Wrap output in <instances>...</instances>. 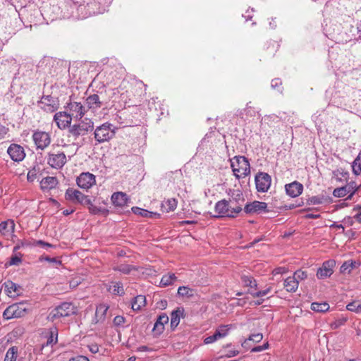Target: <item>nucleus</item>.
<instances>
[{
    "mask_svg": "<svg viewBox=\"0 0 361 361\" xmlns=\"http://www.w3.org/2000/svg\"><path fill=\"white\" fill-rule=\"evenodd\" d=\"M177 280V277L175 274L169 273L165 274L162 276L160 281L161 286L166 287L170 285L173 284V283Z\"/></svg>",
    "mask_w": 361,
    "mask_h": 361,
    "instance_id": "33",
    "label": "nucleus"
},
{
    "mask_svg": "<svg viewBox=\"0 0 361 361\" xmlns=\"http://www.w3.org/2000/svg\"><path fill=\"white\" fill-rule=\"evenodd\" d=\"M77 307L71 302H63L52 310L49 314L48 319L52 322L61 318L77 314Z\"/></svg>",
    "mask_w": 361,
    "mask_h": 361,
    "instance_id": "3",
    "label": "nucleus"
},
{
    "mask_svg": "<svg viewBox=\"0 0 361 361\" xmlns=\"http://www.w3.org/2000/svg\"><path fill=\"white\" fill-rule=\"evenodd\" d=\"M11 159L14 161H21L25 157L23 147L16 144H11L7 149Z\"/></svg>",
    "mask_w": 361,
    "mask_h": 361,
    "instance_id": "15",
    "label": "nucleus"
},
{
    "mask_svg": "<svg viewBox=\"0 0 361 361\" xmlns=\"http://www.w3.org/2000/svg\"><path fill=\"white\" fill-rule=\"evenodd\" d=\"M335 266L336 262L334 259L324 262L322 266L317 269L316 274L317 279H325L330 277L334 273Z\"/></svg>",
    "mask_w": 361,
    "mask_h": 361,
    "instance_id": "10",
    "label": "nucleus"
},
{
    "mask_svg": "<svg viewBox=\"0 0 361 361\" xmlns=\"http://www.w3.org/2000/svg\"><path fill=\"white\" fill-rule=\"evenodd\" d=\"M66 108L71 118L80 119L85 113V108L80 102H70Z\"/></svg>",
    "mask_w": 361,
    "mask_h": 361,
    "instance_id": "12",
    "label": "nucleus"
},
{
    "mask_svg": "<svg viewBox=\"0 0 361 361\" xmlns=\"http://www.w3.org/2000/svg\"><path fill=\"white\" fill-rule=\"evenodd\" d=\"M177 294L179 297L190 298L195 295V290L188 286H180Z\"/></svg>",
    "mask_w": 361,
    "mask_h": 361,
    "instance_id": "30",
    "label": "nucleus"
},
{
    "mask_svg": "<svg viewBox=\"0 0 361 361\" xmlns=\"http://www.w3.org/2000/svg\"><path fill=\"white\" fill-rule=\"evenodd\" d=\"M39 261L40 262H43V261H45V262H49V263H52V264H56V266H59L61 264V261L58 259L57 258H55V257H49L48 256H42L39 257Z\"/></svg>",
    "mask_w": 361,
    "mask_h": 361,
    "instance_id": "47",
    "label": "nucleus"
},
{
    "mask_svg": "<svg viewBox=\"0 0 361 361\" xmlns=\"http://www.w3.org/2000/svg\"><path fill=\"white\" fill-rule=\"evenodd\" d=\"M133 267L129 264H121L114 267V270L118 271L124 274H128Z\"/></svg>",
    "mask_w": 361,
    "mask_h": 361,
    "instance_id": "41",
    "label": "nucleus"
},
{
    "mask_svg": "<svg viewBox=\"0 0 361 361\" xmlns=\"http://www.w3.org/2000/svg\"><path fill=\"white\" fill-rule=\"evenodd\" d=\"M353 172L355 175H359L361 172V157L358 155L352 164Z\"/></svg>",
    "mask_w": 361,
    "mask_h": 361,
    "instance_id": "42",
    "label": "nucleus"
},
{
    "mask_svg": "<svg viewBox=\"0 0 361 361\" xmlns=\"http://www.w3.org/2000/svg\"><path fill=\"white\" fill-rule=\"evenodd\" d=\"M359 264L356 261L348 260L345 262L340 268V271L342 274H349L352 271V269L355 267H357Z\"/></svg>",
    "mask_w": 361,
    "mask_h": 361,
    "instance_id": "34",
    "label": "nucleus"
},
{
    "mask_svg": "<svg viewBox=\"0 0 361 361\" xmlns=\"http://www.w3.org/2000/svg\"><path fill=\"white\" fill-rule=\"evenodd\" d=\"M293 276L298 281L299 284L300 281L305 280L307 277V274L305 271L299 269L294 272Z\"/></svg>",
    "mask_w": 361,
    "mask_h": 361,
    "instance_id": "48",
    "label": "nucleus"
},
{
    "mask_svg": "<svg viewBox=\"0 0 361 361\" xmlns=\"http://www.w3.org/2000/svg\"><path fill=\"white\" fill-rule=\"evenodd\" d=\"M242 211L241 205H237L233 200H222L215 204V212L218 214L216 217H234Z\"/></svg>",
    "mask_w": 361,
    "mask_h": 361,
    "instance_id": "1",
    "label": "nucleus"
},
{
    "mask_svg": "<svg viewBox=\"0 0 361 361\" xmlns=\"http://www.w3.org/2000/svg\"><path fill=\"white\" fill-rule=\"evenodd\" d=\"M311 309L314 312H325L329 310V305L326 302H312Z\"/></svg>",
    "mask_w": 361,
    "mask_h": 361,
    "instance_id": "36",
    "label": "nucleus"
},
{
    "mask_svg": "<svg viewBox=\"0 0 361 361\" xmlns=\"http://www.w3.org/2000/svg\"><path fill=\"white\" fill-rule=\"evenodd\" d=\"M132 211L135 214H137L143 217L152 219H158L160 217V214L157 212H149L148 210L137 207H133Z\"/></svg>",
    "mask_w": 361,
    "mask_h": 361,
    "instance_id": "26",
    "label": "nucleus"
},
{
    "mask_svg": "<svg viewBox=\"0 0 361 361\" xmlns=\"http://www.w3.org/2000/svg\"><path fill=\"white\" fill-rule=\"evenodd\" d=\"M58 341V331L56 328H51L50 329V335L47 338L46 345H53L57 343Z\"/></svg>",
    "mask_w": 361,
    "mask_h": 361,
    "instance_id": "38",
    "label": "nucleus"
},
{
    "mask_svg": "<svg viewBox=\"0 0 361 361\" xmlns=\"http://www.w3.org/2000/svg\"><path fill=\"white\" fill-rule=\"evenodd\" d=\"M36 172L35 170L29 171L27 175V180L30 182H33L36 178Z\"/></svg>",
    "mask_w": 361,
    "mask_h": 361,
    "instance_id": "57",
    "label": "nucleus"
},
{
    "mask_svg": "<svg viewBox=\"0 0 361 361\" xmlns=\"http://www.w3.org/2000/svg\"><path fill=\"white\" fill-rule=\"evenodd\" d=\"M281 84V80L279 78H275L271 80V86L273 89H277L278 91H280Z\"/></svg>",
    "mask_w": 361,
    "mask_h": 361,
    "instance_id": "53",
    "label": "nucleus"
},
{
    "mask_svg": "<svg viewBox=\"0 0 361 361\" xmlns=\"http://www.w3.org/2000/svg\"><path fill=\"white\" fill-rule=\"evenodd\" d=\"M347 190L349 191V195L348 197V199H350L352 196L355 193V192L357 190V186L355 182H350L348 185H345Z\"/></svg>",
    "mask_w": 361,
    "mask_h": 361,
    "instance_id": "49",
    "label": "nucleus"
},
{
    "mask_svg": "<svg viewBox=\"0 0 361 361\" xmlns=\"http://www.w3.org/2000/svg\"><path fill=\"white\" fill-rule=\"evenodd\" d=\"M108 290L114 295H123L124 294L123 283L121 282H112Z\"/></svg>",
    "mask_w": 361,
    "mask_h": 361,
    "instance_id": "32",
    "label": "nucleus"
},
{
    "mask_svg": "<svg viewBox=\"0 0 361 361\" xmlns=\"http://www.w3.org/2000/svg\"><path fill=\"white\" fill-rule=\"evenodd\" d=\"M306 217L309 219H316L320 217V214L310 213L306 214Z\"/></svg>",
    "mask_w": 361,
    "mask_h": 361,
    "instance_id": "62",
    "label": "nucleus"
},
{
    "mask_svg": "<svg viewBox=\"0 0 361 361\" xmlns=\"http://www.w3.org/2000/svg\"><path fill=\"white\" fill-rule=\"evenodd\" d=\"M66 157L63 152L49 153L47 162L54 169H61L66 163Z\"/></svg>",
    "mask_w": 361,
    "mask_h": 361,
    "instance_id": "14",
    "label": "nucleus"
},
{
    "mask_svg": "<svg viewBox=\"0 0 361 361\" xmlns=\"http://www.w3.org/2000/svg\"><path fill=\"white\" fill-rule=\"evenodd\" d=\"M184 308L178 307L171 313V326L173 329L177 327L180 323V318L184 317Z\"/></svg>",
    "mask_w": 361,
    "mask_h": 361,
    "instance_id": "21",
    "label": "nucleus"
},
{
    "mask_svg": "<svg viewBox=\"0 0 361 361\" xmlns=\"http://www.w3.org/2000/svg\"><path fill=\"white\" fill-rule=\"evenodd\" d=\"M271 290V287H268L264 290L257 291V289L255 290H249L248 293L254 298H262L266 296L269 294Z\"/></svg>",
    "mask_w": 361,
    "mask_h": 361,
    "instance_id": "39",
    "label": "nucleus"
},
{
    "mask_svg": "<svg viewBox=\"0 0 361 361\" xmlns=\"http://www.w3.org/2000/svg\"><path fill=\"white\" fill-rule=\"evenodd\" d=\"M21 262H22L21 255L20 254L15 255H13L11 257L10 261L8 262H7L6 264V265H8V266H18Z\"/></svg>",
    "mask_w": 361,
    "mask_h": 361,
    "instance_id": "45",
    "label": "nucleus"
},
{
    "mask_svg": "<svg viewBox=\"0 0 361 361\" xmlns=\"http://www.w3.org/2000/svg\"><path fill=\"white\" fill-rule=\"evenodd\" d=\"M263 348L262 345H258V346H256V347H254L252 348L251 350V352H261V351H263Z\"/></svg>",
    "mask_w": 361,
    "mask_h": 361,
    "instance_id": "64",
    "label": "nucleus"
},
{
    "mask_svg": "<svg viewBox=\"0 0 361 361\" xmlns=\"http://www.w3.org/2000/svg\"><path fill=\"white\" fill-rule=\"evenodd\" d=\"M18 349L16 347L13 346L10 348L5 356L4 361H16Z\"/></svg>",
    "mask_w": 361,
    "mask_h": 361,
    "instance_id": "37",
    "label": "nucleus"
},
{
    "mask_svg": "<svg viewBox=\"0 0 361 361\" xmlns=\"http://www.w3.org/2000/svg\"><path fill=\"white\" fill-rule=\"evenodd\" d=\"M287 271V269L285 267H278L274 270V274H283Z\"/></svg>",
    "mask_w": 361,
    "mask_h": 361,
    "instance_id": "60",
    "label": "nucleus"
},
{
    "mask_svg": "<svg viewBox=\"0 0 361 361\" xmlns=\"http://www.w3.org/2000/svg\"><path fill=\"white\" fill-rule=\"evenodd\" d=\"M73 8H76L78 14L77 18H81V19L87 18L92 13L90 11V4H87L86 5L81 4L78 6L75 4H73Z\"/></svg>",
    "mask_w": 361,
    "mask_h": 361,
    "instance_id": "24",
    "label": "nucleus"
},
{
    "mask_svg": "<svg viewBox=\"0 0 361 361\" xmlns=\"http://www.w3.org/2000/svg\"><path fill=\"white\" fill-rule=\"evenodd\" d=\"M93 127V122L90 119H85L78 124H74L69 127V137L76 139L80 136H83L92 130Z\"/></svg>",
    "mask_w": 361,
    "mask_h": 361,
    "instance_id": "6",
    "label": "nucleus"
},
{
    "mask_svg": "<svg viewBox=\"0 0 361 361\" xmlns=\"http://www.w3.org/2000/svg\"><path fill=\"white\" fill-rule=\"evenodd\" d=\"M346 308L349 311L359 313L361 312V303L353 302L347 305Z\"/></svg>",
    "mask_w": 361,
    "mask_h": 361,
    "instance_id": "46",
    "label": "nucleus"
},
{
    "mask_svg": "<svg viewBox=\"0 0 361 361\" xmlns=\"http://www.w3.org/2000/svg\"><path fill=\"white\" fill-rule=\"evenodd\" d=\"M35 244L33 243V240H19L16 246L13 247V252H16L17 250L24 247H34Z\"/></svg>",
    "mask_w": 361,
    "mask_h": 361,
    "instance_id": "40",
    "label": "nucleus"
},
{
    "mask_svg": "<svg viewBox=\"0 0 361 361\" xmlns=\"http://www.w3.org/2000/svg\"><path fill=\"white\" fill-rule=\"evenodd\" d=\"M231 325H221L219 326L212 336H207L204 338V343L205 344L213 343L214 342L224 338L228 334Z\"/></svg>",
    "mask_w": 361,
    "mask_h": 361,
    "instance_id": "13",
    "label": "nucleus"
},
{
    "mask_svg": "<svg viewBox=\"0 0 361 361\" xmlns=\"http://www.w3.org/2000/svg\"><path fill=\"white\" fill-rule=\"evenodd\" d=\"M348 188H345V186L337 188L334 189L333 192V195L334 197H343L345 195H349V191L347 190Z\"/></svg>",
    "mask_w": 361,
    "mask_h": 361,
    "instance_id": "44",
    "label": "nucleus"
},
{
    "mask_svg": "<svg viewBox=\"0 0 361 361\" xmlns=\"http://www.w3.org/2000/svg\"><path fill=\"white\" fill-rule=\"evenodd\" d=\"M15 231V223L12 219H8L0 224V233L4 237H13Z\"/></svg>",
    "mask_w": 361,
    "mask_h": 361,
    "instance_id": "18",
    "label": "nucleus"
},
{
    "mask_svg": "<svg viewBox=\"0 0 361 361\" xmlns=\"http://www.w3.org/2000/svg\"><path fill=\"white\" fill-rule=\"evenodd\" d=\"M6 294L12 298H16L22 293L21 287L11 281H5L3 285Z\"/></svg>",
    "mask_w": 361,
    "mask_h": 361,
    "instance_id": "16",
    "label": "nucleus"
},
{
    "mask_svg": "<svg viewBox=\"0 0 361 361\" xmlns=\"http://www.w3.org/2000/svg\"><path fill=\"white\" fill-rule=\"evenodd\" d=\"M255 185L258 192H267L271 183V176L267 173H259L255 176Z\"/></svg>",
    "mask_w": 361,
    "mask_h": 361,
    "instance_id": "8",
    "label": "nucleus"
},
{
    "mask_svg": "<svg viewBox=\"0 0 361 361\" xmlns=\"http://www.w3.org/2000/svg\"><path fill=\"white\" fill-rule=\"evenodd\" d=\"M77 185L82 189H89L96 184L95 176L90 172H83L76 180Z\"/></svg>",
    "mask_w": 361,
    "mask_h": 361,
    "instance_id": "11",
    "label": "nucleus"
},
{
    "mask_svg": "<svg viewBox=\"0 0 361 361\" xmlns=\"http://www.w3.org/2000/svg\"><path fill=\"white\" fill-rule=\"evenodd\" d=\"M345 322H346L345 319H340L336 320L334 322L331 323L330 327L331 329H336L339 328L341 326L343 325Z\"/></svg>",
    "mask_w": 361,
    "mask_h": 361,
    "instance_id": "52",
    "label": "nucleus"
},
{
    "mask_svg": "<svg viewBox=\"0 0 361 361\" xmlns=\"http://www.w3.org/2000/svg\"><path fill=\"white\" fill-rule=\"evenodd\" d=\"M253 9L252 8L251 11H250L249 10L246 11L245 14V15H243V16L245 18L246 20H249V19H251L252 18V16H251V13L253 12Z\"/></svg>",
    "mask_w": 361,
    "mask_h": 361,
    "instance_id": "63",
    "label": "nucleus"
},
{
    "mask_svg": "<svg viewBox=\"0 0 361 361\" xmlns=\"http://www.w3.org/2000/svg\"><path fill=\"white\" fill-rule=\"evenodd\" d=\"M54 119L58 127L61 129L66 128L71 123L72 118L67 112H58L54 116Z\"/></svg>",
    "mask_w": 361,
    "mask_h": 361,
    "instance_id": "19",
    "label": "nucleus"
},
{
    "mask_svg": "<svg viewBox=\"0 0 361 361\" xmlns=\"http://www.w3.org/2000/svg\"><path fill=\"white\" fill-rule=\"evenodd\" d=\"M113 204L118 207H123L127 204V195L122 192H114L111 196Z\"/></svg>",
    "mask_w": 361,
    "mask_h": 361,
    "instance_id": "25",
    "label": "nucleus"
},
{
    "mask_svg": "<svg viewBox=\"0 0 361 361\" xmlns=\"http://www.w3.org/2000/svg\"><path fill=\"white\" fill-rule=\"evenodd\" d=\"M88 348L92 353H97L99 352V345L96 343H92L88 345Z\"/></svg>",
    "mask_w": 361,
    "mask_h": 361,
    "instance_id": "59",
    "label": "nucleus"
},
{
    "mask_svg": "<svg viewBox=\"0 0 361 361\" xmlns=\"http://www.w3.org/2000/svg\"><path fill=\"white\" fill-rule=\"evenodd\" d=\"M354 213L353 217L359 222L361 223V206L357 205L353 209Z\"/></svg>",
    "mask_w": 361,
    "mask_h": 361,
    "instance_id": "51",
    "label": "nucleus"
},
{
    "mask_svg": "<svg viewBox=\"0 0 361 361\" xmlns=\"http://www.w3.org/2000/svg\"><path fill=\"white\" fill-rule=\"evenodd\" d=\"M298 281L293 276H289L285 279L283 286L288 292L294 293L298 288Z\"/></svg>",
    "mask_w": 361,
    "mask_h": 361,
    "instance_id": "28",
    "label": "nucleus"
},
{
    "mask_svg": "<svg viewBox=\"0 0 361 361\" xmlns=\"http://www.w3.org/2000/svg\"><path fill=\"white\" fill-rule=\"evenodd\" d=\"M58 181L56 178L52 176H47L44 178L41 182V188L43 190H49L54 188L57 185Z\"/></svg>",
    "mask_w": 361,
    "mask_h": 361,
    "instance_id": "27",
    "label": "nucleus"
},
{
    "mask_svg": "<svg viewBox=\"0 0 361 361\" xmlns=\"http://www.w3.org/2000/svg\"><path fill=\"white\" fill-rule=\"evenodd\" d=\"M85 103L87 108L93 111L99 109L102 105L99 97L96 94L89 96L86 99Z\"/></svg>",
    "mask_w": 361,
    "mask_h": 361,
    "instance_id": "23",
    "label": "nucleus"
},
{
    "mask_svg": "<svg viewBox=\"0 0 361 361\" xmlns=\"http://www.w3.org/2000/svg\"><path fill=\"white\" fill-rule=\"evenodd\" d=\"M262 338H263V335L262 334H260V333L252 334V335L250 336V337L247 339V341H245L244 342L243 345H246L247 341H250L258 343V342L261 341L262 340Z\"/></svg>",
    "mask_w": 361,
    "mask_h": 361,
    "instance_id": "50",
    "label": "nucleus"
},
{
    "mask_svg": "<svg viewBox=\"0 0 361 361\" xmlns=\"http://www.w3.org/2000/svg\"><path fill=\"white\" fill-rule=\"evenodd\" d=\"M238 353H239V351L237 350H231L228 351V353L226 354V357H234V356L238 355Z\"/></svg>",
    "mask_w": 361,
    "mask_h": 361,
    "instance_id": "61",
    "label": "nucleus"
},
{
    "mask_svg": "<svg viewBox=\"0 0 361 361\" xmlns=\"http://www.w3.org/2000/svg\"><path fill=\"white\" fill-rule=\"evenodd\" d=\"M177 207V201L174 198H170L161 203V209L165 212H172Z\"/></svg>",
    "mask_w": 361,
    "mask_h": 361,
    "instance_id": "31",
    "label": "nucleus"
},
{
    "mask_svg": "<svg viewBox=\"0 0 361 361\" xmlns=\"http://www.w3.org/2000/svg\"><path fill=\"white\" fill-rule=\"evenodd\" d=\"M68 361H90L86 356L77 355L69 359Z\"/></svg>",
    "mask_w": 361,
    "mask_h": 361,
    "instance_id": "58",
    "label": "nucleus"
},
{
    "mask_svg": "<svg viewBox=\"0 0 361 361\" xmlns=\"http://www.w3.org/2000/svg\"><path fill=\"white\" fill-rule=\"evenodd\" d=\"M108 309L109 306L107 305L100 304L97 307L96 315L99 317L100 318H104Z\"/></svg>",
    "mask_w": 361,
    "mask_h": 361,
    "instance_id": "43",
    "label": "nucleus"
},
{
    "mask_svg": "<svg viewBox=\"0 0 361 361\" xmlns=\"http://www.w3.org/2000/svg\"><path fill=\"white\" fill-rule=\"evenodd\" d=\"M28 310L25 302L13 303L9 305L3 312L4 319L9 320L15 318H20L25 315Z\"/></svg>",
    "mask_w": 361,
    "mask_h": 361,
    "instance_id": "5",
    "label": "nucleus"
},
{
    "mask_svg": "<svg viewBox=\"0 0 361 361\" xmlns=\"http://www.w3.org/2000/svg\"><path fill=\"white\" fill-rule=\"evenodd\" d=\"M81 281L82 279L80 276L73 279L70 281V287L72 288H76L81 283Z\"/></svg>",
    "mask_w": 361,
    "mask_h": 361,
    "instance_id": "55",
    "label": "nucleus"
},
{
    "mask_svg": "<svg viewBox=\"0 0 361 361\" xmlns=\"http://www.w3.org/2000/svg\"><path fill=\"white\" fill-rule=\"evenodd\" d=\"M286 194L291 197L299 196L303 190V185L299 182L294 181L285 186Z\"/></svg>",
    "mask_w": 361,
    "mask_h": 361,
    "instance_id": "20",
    "label": "nucleus"
},
{
    "mask_svg": "<svg viewBox=\"0 0 361 361\" xmlns=\"http://www.w3.org/2000/svg\"><path fill=\"white\" fill-rule=\"evenodd\" d=\"M116 128L109 123H104L96 128L94 138L99 143L107 142L114 137L116 133Z\"/></svg>",
    "mask_w": 361,
    "mask_h": 361,
    "instance_id": "4",
    "label": "nucleus"
},
{
    "mask_svg": "<svg viewBox=\"0 0 361 361\" xmlns=\"http://www.w3.org/2000/svg\"><path fill=\"white\" fill-rule=\"evenodd\" d=\"M231 166L234 176L240 179L250 172V163L245 157H235L231 159Z\"/></svg>",
    "mask_w": 361,
    "mask_h": 361,
    "instance_id": "2",
    "label": "nucleus"
},
{
    "mask_svg": "<svg viewBox=\"0 0 361 361\" xmlns=\"http://www.w3.org/2000/svg\"><path fill=\"white\" fill-rule=\"evenodd\" d=\"M169 319L166 314H160L154 324L153 331L157 334H161L164 330V325L169 322Z\"/></svg>",
    "mask_w": 361,
    "mask_h": 361,
    "instance_id": "22",
    "label": "nucleus"
},
{
    "mask_svg": "<svg viewBox=\"0 0 361 361\" xmlns=\"http://www.w3.org/2000/svg\"><path fill=\"white\" fill-rule=\"evenodd\" d=\"M125 318L123 316H116L114 319V324L116 326H121L125 323Z\"/></svg>",
    "mask_w": 361,
    "mask_h": 361,
    "instance_id": "54",
    "label": "nucleus"
},
{
    "mask_svg": "<svg viewBox=\"0 0 361 361\" xmlns=\"http://www.w3.org/2000/svg\"><path fill=\"white\" fill-rule=\"evenodd\" d=\"M32 140L37 148L42 150L47 148L51 143L49 133L39 130L33 133Z\"/></svg>",
    "mask_w": 361,
    "mask_h": 361,
    "instance_id": "7",
    "label": "nucleus"
},
{
    "mask_svg": "<svg viewBox=\"0 0 361 361\" xmlns=\"http://www.w3.org/2000/svg\"><path fill=\"white\" fill-rule=\"evenodd\" d=\"M267 204L259 201H253L247 204L244 207V211L247 214H259L266 212Z\"/></svg>",
    "mask_w": 361,
    "mask_h": 361,
    "instance_id": "17",
    "label": "nucleus"
},
{
    "mask_svg": "<svg viewBox=\"0 0 361 361\" xmlns=\"http://www.w3.org/2000/svg\"><path fill=\"white\" fill-rule=\"evenodd\" d=\"M65 197L67 200L74 203L85 204L90 203V200L87 197L77 189L69 188L66 190Z\"/></svg>",
    "mask_w": 361,
    "mask_h": 361,
    "instance_id": "9",
    "label": "nucleus"
},
{
    "mask_svg": "<svg viewBox=\"0 0 361 361\" xmlns=\"http://www.w3.org/2000/svg\"><path fill=\"white\" fill-rule=\"evenodd\" d=\"M242 282L245 286H247L250 288L249 290H256L257 289V281L250 276H243L242 278Z\"/></svg>",
    "mask_w": 361,
    "mask_h": 361,
    "instance_id": "35",
    "label": "nucleus"
},
{
    "mask_svg": "<svg viewBox=\"0 0 361 361\" xmlns=\"http://www.w3.org/2000/svg\"><path fill=\"white\" fill-rule=\"evenodd\" d=\"M33 243L35 244V246L36 245H41L43 247L47 248V247H51L53 245L49 243H46L43 240H34Z\"/></svg>",
    "mask_w": 361,
    "mask_h": 361,
    "instance_id": "56",
    "label": "nucleus"
},
{
    "mask_svg": "<svg viewBox=\"0 0 361 361\" xmlns=\"http://www.w3.org/2000/svg\"><path fill=\"white\" fill-rule=\"evenodd\" d=\"M146 304V298L144 295H139L134 298L132 302V309L135 311L141 310Z\"/></svg>",
    "mask_w": 361,
    "mask_h": 361,
    "instance_id": "29",
    "label": "nucleus"
}]
</instances>
